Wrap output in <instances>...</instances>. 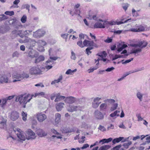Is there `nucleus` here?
I'll return each instance as SVG.
<instances>
[{
  "label": "nucleus",
  "mask_w": 150,
  "mask_h": 150,
  "mask_svg": "<svg viewBox=\"0 0 150 150\" xmlns=\"http://www.w3.org/2000/svg\"><path fill=\"white\" fill-rule=\"evenodd\" d=\"M148 44V43L144 41L139 42L137 44H131L130 45L131 46L134 47L132 48L130 54H136L141 52L142 51V49L145 47Z\"/></svg>",
  "instance_id": "nucleus-1"
},
{
  "label": "nucleus",
  "mask_w": 150,
  "mask_h": 150,
  "mask_svg": "<svg viewBox=\"0 0 150 150\" xmlns=\"http://www.w3.org/2000/svg\"><path fill=\"white\" fill-rule=\"evenodd\" d=\"M33 96V95H30L29 94H21L16 97V101H19L20 104L23 105V108H25L26 104L27 103L29 102Z\"/></svg>",
  "instance_id": "nucleus-2"
},
{
  "label": "nucleus",
  "mask_w": 150,
  "mask_h": 150,
  "mask_svg": "<svg viewBox=\"0 0 150 150\" xmlns=\"http://www.w3.org/2000/svg\"><path fill=\"white\" fill-rule=\"evenodd\" d=\"M100 22H98L96 23L94 25V28H105V27L108 28L109 27V26L110 25H113V22H110L106 21H104L101 19H99L98 20Z\"/></svg>",
  "instance_id": "nucleus-3"
},
{
  "label": "nucleus",
  "mask_w": 150,
  "mask_h": 150,
  "mask_svg": "<svg viewBox=\"0 0 150 150\" xmlns=\"http://www.w3.org/2000/svg\"><path fill=\"white\" fill-rule=\"evenodd\" d=\"M37 136L35 133L30 129H28L26 132L25 137L28 140H33L35 139Z\"/></svg>",
  "instance_id": "nucleus-4"
},
{
  "label": "nucleus",
  "mask_w": 150,
  "mask_h": 150,
  "mask_svg": "<svg viewBox=\"0 0 150 150\" xmlns=\"http://www.w3.org/2000/svg\"><path fill=\"white\" fill-rule=\"evenodd\" d=\"M29 72L32 75H40L42 74V71L38 66L32 67L30 69Z\"/></svg>",
  "instance_id": "nucleus-5"
},
{
  "label": "nucleus",
  "mask_w": 150,
  "mask_h": 150,
  "mask_svg": "<svg viewBox=\"0 0 150 150\" xmlns=\"http://www.w3.org/2000/svg\"><path fill=\"white\" fill-rule=\"evenodd\" d=\"M14 131L16 133L18 138L22 141H25V136L24 135L23 132L19 128L13 129Z\"/></svg>",
  "instance_id": "nucleus-6"
},
{
  "label": "nucleus",
  "mask_w": 150,
  "mask_h": 150,
  "mask_svg": "<svg viewBox=\"0 0 150 150\" xmlns=\"http://www.w3.org/2000/svg\"><path fill=\"white\" fill-rule=\"evenodd\" d=\"M45 34V32L42 30H38L33 33V36L36 38H40L43 36Z\"/></svg>",
  "instance_id": "nucleus-7"
},
{
  "label": "nucleus",
  "mask_w": 150,
  "mask_h": 150,
  "mask_svg": "<svg viewBox=\"0 0 150 150\" xmlns=\"http://www.w3.org/2000/svg\"><path fill=\"white\" fill-rule=\"evenodd\" d=\"M9 117L10 119L14 121L17 120L19 117V113L17 111H13L9 114Z\"/></svg>",
  "instance_id": "nucleus-8"
},
{
  "label": "nucleus",
  "mask_w": 150,
  "mask_h": 150,
  "mask_svg": "<svg viewBox=\"0 0 150 150\" xmlns=\"http://www.w3.org/2000/svg\"><path fill=\"white\" fill-rule=\"evenodd\" d=\"M36 118L38 121L41 122L44 121L47 118L46 115L42 112H39L36 114Z\"/></svg>",
  "instance_id": "nucleus-9"
},
{
  "label": "nucleus",
  "mask_w": 150,
  "mask_h": 150,
  "mask_svg": "<svg viewBox=\"0 0 150 150\" xmlns=\"http://www.w3.org/2000/svg\"><path fill=\"white\" fill-rule=\"evenodd\" d=\"M94 114L95 117L98 120H101L104 118L103 114L98 110L95 111Z\"/></svg>",
  "instance_id": "nucleus-10"
},
{
  "label": "nucleus",
  "mask_w": 150,
  "mask_h": 150,
  "mask_svg": "<svg viewBox=\"0 0 150 150\" xmlns=\"http://www.w3.org/2000/svg\"><path fill=\"white\" fill-rule=\"evenodd\" d=\"M101 99V98L96 97L94 99L93 102L92 103V107L95 108H98L101 103V102L99 103L98 102Z\"/></svg>",
  "instance_id": "nucleus-11"
},
{
  "label": "nucleus",
  "mask_w": 150,
  "mask_h": 150,
  "mask_svg": "<svg viewBox=\"0 0 150 150\" xmlns=\"http://www.w3.org/2000/svg\"><path fill=\"white\" fill-rule=\"evenodd\" d=\"M8 78L5 74H0V83H8Z\"/></svg>",
  "instance_id": "nucleus-12"
},
{
  "label": "nucleus",
  "mask_w": 150,
  "mask_h": 150,
  "mask_svg": "<svg viewBox=\"0 0 150 150\" xmlns=\"http://www.w3.org/2000/svg\"><path fill=\"white\" fill-rule=\"evenodd\" d=\"M36 134L40 137H42L47 135V133L41 129H37L36 131Z\"/></svg>",
  "instance_id": "nucleus-13"
},
{
  "label": "nucleus",
  "mask_w": 150,
  "mask_h": 150,
  "mask_svg": "<svg viewBox=\"0 0 150 150\" xmlns=\"http://www.w3.org/2000/svg\"><path fill=\"white\" fill-rule=\"evenodd\" d=\"M38 55V53L33 50H30L28 54V56L32 58L37 57Z\"/></svg>",
  "instance_id": "nucleus-14"
},
{
  "label": "nucleus",
  "mask_w": 150,
  "mask_h": 150,
  "mask_svg": "<svg viewBox=\"0 0 150 150\" xmlns=\"http://www.w3.org/2000/svg\"><path fill=\"white\" fill-rule=\"evenodd\" d=\"M65 102L69 103L71 104L74 103L76 101V98L72 96L68 97L66 98L64 100Z\"/></svg>",
  "instance_id": "nucleus-15"
},
{
  "label": "nucleus",
  "mask_w": 150,
  "mask_h": 150,
  "mask_svg": "<svg viewBox=\"0 0 150 150\" xmlns=\"http://www.w3.org/2000/svg\"><path fill=\"white\" fill-rule=\"evenodd\" d=\"M83 44L85 46L92 47L94 43L93 41H89L85 40L83 42Z\"/></svg>",
  "instance_id": "nucleus-16"
},
{
  "label": "nucleus",
  "mask_w": 150,
  "mask_h": 150,
  "mask_svg": "<svg viewBox=\"0 0 150 150\" xmlns=\"http://www.w3.org/2000/svg\"><path fill=\"white\" fill-rule=\"evenodd\" d=\"M61 115L59 113H56L55 115V125L58 124L61 121Z\"/></svg>",
  "instance_id": "nucleus-17"
},
{
  "label": "nucleus",
  "mask_w": 150,
  "mask_h": 150,
  "mask_svg": "<svg viewBox=\"0 0 150 150\" xmlns=\"http://www.w3.org/2000/svg\"><path fill=\"white\" fill-rule=\"evenodd\" d=\"M21 77L20 74H13V79H14L13 81V82H16L17 81H21V79L20 78Z\"/></svg>",
  "instance_id": "nucleus-18"
},
{
  "label": "nucleus",
  "mask_w": 150,
  "mask_h": 150,
  "mask_svg": "<svg viewBox=\"0 0 150 150\" xmlns=\"http://www.w3.org/2000/svg\"><path fill=\"white\" fill-rule=\"evenodd\" d=\"M64 104L62 103H57L56 105V108L57 111H60L63 107Z\"/></svg>",
  "instance_id": "nucleus-19"
},
{
  "label": "nucleus",
  "mask_w": 150,
  "mask_h": 150,
  "mask_svg": "<svg viewBox=\"0 0 150 150\" xmlns=\"http://www.w3.org/2000/svg\"><path fill=\"white\" fill-rule=\"evenodd\" d=\"M20 23L16 19H13L12 22V25L16 28H18L20 26Z\"/></svg>",
  "instance_id": "nucleus-20"
},
{
  "label": "nucleus",
  "mask_w": 150,
  "mask_h": 150,
  "mask_svg": "<svg viewBox=\"0 0 150 150\" xmlns=\"http://www.w3.org/2000/svg\"><path fill=\"white\" fill-rule=\"evenodd\" d=\"M37 96L40 97L42 96L45 98H47V95H45L44 92H40L36 93L35 94L34 97H36Z\"/></svg>",
  "instance_id": "nucleus-21"
},
{
  "label": "nucleus",
  "mask_w": 150,
  "mask_h": 150,
  "mask_svg": "<svg viewBox=\"0 0 150 150\" xmlns=\"http://www.w3.org/2000/svg\"><path fill=\"white\" fill-rule=\"evenodd\" d=\"M124 139V137H120L119 138H117L114 139L112 140V143L113 144H115L116 143L119 142L121 141L123 139Z\"/></svg>",
  "instance_id": "nucleus-22"
},
{
  "label": "nucleus",
  "mask_w": 150,
  "mask_h": 150,
  "mask_svg": "<svg viewBox=\"0 0 150 150\" xmlns=\"http://www.w3.org/2000/svg\"><path fill=\"white\" fill-rule=\"evenodd\" d=\"M144 67H142V68H141L139 69H136L133 71H129V72H126L125 74H124L126 76L134 72H137V71H142V70H144Z\"/></svg>",
  "instance_id": "nucleus-23"
},
{
  "label": "nucleus",
  "mask_w": 150,
  "mask_h": 150,
  "mask_svg": "<svg viewBox=\"0 0 150 150\" xmlns=\"http://www.w3.org/2000/svg\"><path fill=\"white\" fill-rule=\"evenodd\" d=\"M45 59V57L42 55L40 56L37 58L36 59L35 61V63H38L40 62L43 61Z\"/></svg>",
  "instance_id": "nucleus-24"
},
{
  "label": "nucleus",
  "mask_w": 150,
  "mask_h": 150,
  "mask_svg": "<svg viewBox=\"0 0 150 150\" xmlns=\"http://www.w3.org/2000/svg\"><path fill=\"white\" fill-rule=\"evenodd\" d=\"M143 95V94L139 91L137 92L136 94L137 98L140 101H142V100Z\"/></svg>",
  "instance_id": "nucleus-25"
},
{
  "label": "nucleus",
  "mask_w": 150,
  "mask_h": 150,
  "mask_svg": "<svg viewBox=\"0 0 150 150\" xmlns=\"http://www.w3.org/2000/svg\"><path fill=\"white\" fill-rule=\"evenodd\" d=\"M127 47V45L124 44H120L119 46V48H118L117 51L118 52H120L121 51L124 49L126 48Z\"/></svg>",
  "instance_id": "nucleus-26"
},
{
  "label": "nucleus",
  "mask_w": 150,
  "mask_h": 150,
  "mask_svg": "<svg viewBox=\"0 0 150 150\" xmlns=\"http://www.w3.org/2000/svg\"><path fill=\"white\" fill-rule=\"evenodd\" d=\"M107 105L105 103H103L100 106V110L102 111H105L107 109Z\"/></svg>",
  "instance_id": "nucleus-27"
},
{
  "label": "nucleus",
  "mask_w": 150,
  "mask_h": 150,
  "mask_svg": "<svg viewBox=\"0 0 150 150\" xmlns=\"http://www.w3.org/2000/svg\"><path fill=\"white\" fill-rule=\"evenodd\" d=\"M125 20V19H122L121 20V21H110V22H113L114 23V24L113 25H114L116 24H117L118 25H119L125 23L124 22V20Z\"/></svg>",
  "instance_id": "nucleus-28"
},
{
  "label": "nucleus",
  "mask_w": 150,
  "mask_h": 150,
  "mask_svg": "<svg viewBox=\"0 0 150 150\" xmlns=\"http://www.w3.org/2000/svg\"><path fill=\"white\" fill-rule=\"evenodd\" d=\"M20 76L21 77L20 78L21 79V80L24 79H27L29 76L28 74L25 72H23L21 74H20Z\"/></svg>",
  "instance_id": "nucleus-29"
},
{
  "label": "nucleus",
  "mask_w": 150,
  "mask_h": 150,
  "mask_svg": "<svg viewBox=\"0 0 150 150\" xmlns=\"http://www.w3.org/2000/svg\"><path fill=\"white\" fill-rule=\"evenodd\" d=\"M97 55L100 56V59L103 58L105 57H106L107 54L105 51H103L102 52L98 53Z\"/></svg>",
  "instance_id": "nucleus-30"
},
{
  "label": "nucleus",
  "mask_w": 150,
  "mask_h": 150,
  "mask_svg": "<svg viewBox=\"0 0 150 150\" xmlns=\"http://www.w3.org/2000/svg\"><path fill=\"white\" fill-rule=\"evenodd\" d=\"M62 75H61L59 76V78H58L57 80H55L54 81H52L51 82V84L53 85L55 84L56 83H57L60 81L61 80H62Z\"/></svg>",
  "instance_id": "nucleus-31"
},
{
  "label": "nucleus",
  "mask_w": 150,
  "mask_h": 150,
  "mask_svg": "<svg viewBox=\"0 0 150 150\" xmlns=\"http://www.w3.org/2000/svg\"><path fill=\"white\" fill-rule=\"evenodd\" d=\"M77 71L76 69H75L74 70H71V69H68L66 72L65 74H73L74 72L76 71Z\"/></svg>",
  "instance_id": "nucleus-32"
},
{
  "label": "nucleus",
  "mask_w": 150,
  "mask_h": 150,
  "mask_svg": "<svg viewBox=\"0 0 150 150\" xmlns=\"http://www.w3.org/2000/svg\"><path fill=\"white\" fill-rule=\"evenodd\" d=\"M99 64V62H98V63H97L95 67L93 68H90L88 70V73H90L91 72H93L94 70H96L98 68V65Z\"/></svg>",
  "instance_id": "nucleus-33"
},
{
  "label": "nucleus",
  "mask_w": 150,
  "mask_h": 150,
  "mask_svg": "<svg viewBox=\"0 0 150 150\" xmlns=\"http://www.w3.org/2000/svg\"><path fill=\"white\" fill-rule=\"evenodd\" d=\"M111 146L109 145H104L100 147L98 150H107L110 148Z\"/></svg>",
  "instance_id": "nucleus-34"
},
{
  "label": "nucleus",
  "mask_w": 150,
  "mask_h": 150,
  "mask_svg": "<svg viewBox=\"0 0 150 150\" xmlns=\"http://www.w3.org/2000/svg\"><path fill=\"white\" fill-rule=\"evenodd\" d=\"M6 121L4 120L0 121V128H4L6 124Z\"/></svg>",
  "instance_id": "nucleus-35"
},
{
  "label": "nucleus",
  "mask_w": 150,
  "mask_h": 150,
  "mask_svg": "<svg viewBox=\"0 0 150 150\" xmlns=\"http://www.w3.org/2000/svg\"><path fill=\"white\" fill-rule=\"evenodd\" d=\"M93 49V47H88L87 48L86 50V54L88 55L90 54L91 53V52L90 50Z\"/></svg>",
  "instance_id": "nucleus-36"
},
{
  "label": "nucleus",
  "mask_w": 150,
  "mask_h": 150,
  "mask_svg": "<svg viewBox=\"0 0 150 150\" xmlns=\"http://www.w3.org/2000/svg\"><path fill=\"white\" fill-rule=\"evenodd\" d=\"M121 144H120L114 147L111 150H119L122 146ZM119 150H124L123 148H121Z\"/></svg>",
  "instance_id": "nucleus-37"
},
{
  "label": "nucleus",
  "mask_w": 150,
  "mask_h": 150,
  "mask_svg": "<svg viewBox=\"0 0 150 150\" xmlns=\"http://www.w3.org/2000/svg\"><path fill=\"white\" fill-rule=\"evenodd\" d=\"M22 30H15L12 31V33L13 34L16 35H18L20 34L21 33H22Z\"/></svg>",
  "instance_id": "nucleus-38"
},
{
  "label": "nucleus",
  "mask_w": 150,
  "mask_h": 150,
  "mask_svg": "<svg viewBox=\"0 0 150 150\" xmlns=\"http://www.w3.org/2000/svg\"><path fill=\"white\" fill-rule=\"evenodd\" d=\"M21 115L22 116V119L23 120L25 121L27 120V114L23 111L21 113Z\"/></svg>",
  "instance_id": "nucleus-39"
},
{
  "label": "nucleus",
  "mask_w": 150,
  "mask_h": 150,
  "mask_svg": "<svg viewBox=\"0 0 150 150\" xmlns=\"http://www.w3.org/2000/svg\"><path fill=\"white\" fill-rule=\"evenodd\" d=\"M132 142L131 141H129L127 143H125L122 146L124 147L126 149H128L129 146L131 144Z\"/></svg>",
  "instance_id": "nucleus-40"
},
{
  "label": "nucleus",
  "mask_w": 150,
  "mask_h": 150,
  "mask_svg": "<svg viewBox=\"0 0 150 150\" xmlns=\"http://www.w3.org/2000/svg\"><path fill=\"white\" fill-rule=\"evenodd\" d=\"M104 102L106 103H109L110 104H112L114 103L115 101L113 99H107L104 100Z\"/></svg>",
  "instance_id": "nucleus-41"
},
{
  "label": "nucleus",
  "mask_w": 150,
  "mask_h": 150,
  "mask_svg": "<svg viewBox=\"0 0 150 150\" xmlns=\"http://www.w3.org/2000/svg\"><path fill=\"white\" fill-rule=\"evenodd\" d=\"M133 59V58H131L130 59H127L124 61V60L123 59L121 61V62L123 64H126L127 63H128Z\"/></svg>",
  "instance_id": "nucleus-42"
},
{
  "label": "nucleus",
  "mask_w": 150,
  "mask_h": 150,
  "mask_svg": "<svg viewBox=\"0 0 150 150\" xmlns=\"http://www.w3.org/2000/svg\"><path fill=\"white\" fill-rule=\"evenodd\" d=\"M30 5L27 4L23 5L22 7V8H26L27 10H28V12H29L30 11Z\"/></svg>",
  "instance_id": "nucleus-43"
},
{
  "label": "nucleus",
  "mask_w": 150,
  "mask_h": 150,
  "mask_svg": "<svg viewBox=\"0 0 150 150\" xmlns=\"http://www.w3.org/2000/svg\"><path fill=\"white\" fill-rule=\"evenodd\" d=\"M73 11H74V14L78 15L79 16L81 17L80 16V11L79 10L77 9H74Z\"/></svg>",
  "instance_id": "nucleus-44"
},
{
  "label": "nucleus",
  "mask_w": 150,
  "mask_h": 150,
  "mask_svg": "<svg viewBox=\"0 0 150 150\" xmlns=\"http://www.w3.org/2000/svg\"><path fill=\"white\" fill-rule=\"evenodd\" d=\"M71 59H73L74 60H75L76 58V56L75 54L73 51L71 52Z\"/></svg>",
  "instance_id": "nucleus-45"
},
{
  "label": "nucleus",
  "mask_w": 150,
  "mask_h": 150,
  "mask_svg": "<svg viewBox=\"0 0 150 150\" xmlns=\"http://www.w3.org/2000/svg\"><path fill=\"white\" fill-rule=\"evenodd\" d=\"M118 106V104L117 103L114 104L112 106V107L110 108V110L111 111H113L115 110L117 108Z\"/></svg>",
  "instance_id": "nucleus-46"
},
{
  "label": "nucleus",
  "mask_w": 150,
  "mask_h": 150,
  "mask_svg": "<svg viewBox=\"0 0 150 150\" xmlns=\"http://www.w3.org/2000/svg\"><path fill=\"white\" fill-rule=\"evenodd\" d=\"M129 6V4L127 3H125L123 4H122V8H123V9L125 11H126L128 7Z\"/></svg>",
  "instance_id": "nucleus-47"
},
{
  "label": "nucleus",
  "mask_w": 150,
  "mask_h": 150,
  "mask_svg": "<svg viewBox=\"0 0 150 150\" xmlns=\"http://www.w3.org/2000/svg\"><path fill=\"white\" fill-rule=\"evenodd\" d=\"M138 32L143 31L145 30L144 28L142 26L140 25L137 28Z\"/></svg>",
  "instance_id": "nucleus-48"
},
{
  "label": "nucleus",
  "mask_w": 150,
  "mask_h": 150,
  "mask_svg": "<svg viewBox=\"0 0 150 150\" xmlns=\"http://www.w3.org/2000/svg\"><path fill=\"white\" fill-rule=\"evenodd\" d=\"M27 19V17L26 15H23L21 19V22L23 23H25Z\"/></svg>",
  "instance_id": "nucleus-49"
},
{
  "label": "nucleus",
  "mask_w": 150,
  "mask_h": 150,
  "mask_svg": "<svg viewBox=\"0 0 150 150\" xmlns=\"http://www.w3.org/2000/svg\"><path fill=\"white\" fill-rule=\"evenodd\" d=\"M5 14L7 15L12 16L14 15V13L13 11H6L5 12Z\"/></svg>",
  "instance_id": "nucleus-50"
},
{
  "label": "nucleus",
  "mask_w": 150,
  "mask_h": 150,
  "mask_svg": "<svg viewBox=\"0 0 150 150\" xmlns=\"http://www.w3.org/2000/svg\"><path fill=\"white\" fill-rule=\"evenodd\" d=\"M132 13L133 16L137 17L139 16L137 12L136 11V10L134 9H132Z\"/></svg>",
  "instance_id": "nucleus-51"
},
{
  "label": "nucleus",
  "mask_w": 150,
  "mask_h": 150,
  "mask_svg": "<svg viewBox=\"0 0 150 150\" xmlns=\"http://www.w3.org/2000/svg\"><path fill=\"white\" fill-rule=\"evenodd\" d=\"M7 18V16L4 15H0V21L5 20Z\"/></svg>",
  "instance_id": "nucleus-52"
},
{
  "label": "nucleus",
  "mask_w": 150,
  "mask_h": 150,
  "mask_svg": "<svg viewBox=\"0 0 150 150\" xmlns=\"http://www.w3.org/2000/svg\"><path fill=\"white\" fill-rule=\"evenodd\" d=\"M74 108L73 109L71 110L70 111H76L77 110H80L81 109L80 107L79 106H74Z\"/></svg>",
  "instance_id": "nucleus-53"
},
{
  "label": "nucleus",
  "mask_w": 150,
  "mask_h": 150,
  "mask_svg": "<svg viewBox=\"0 0 150 150\" xmlns=\"http://www.w3.org/2000/svg\"><path fill=\"white\" fill-rule=\"evenodd\" d=\"M38 42L41 45V46H45L46 44V43L45 41L42 40H39L38 41Z\"/></svg>",
  "instance_id": "nucleus-54"
},
{
  "label": "nucleus",
  "mask_w": 150,
  "mask_h": 150,
  "mask_svg": "<svg viewBox=\"0 0 150 150\" xmlns=\"http://www.w3.org/2000/svg\"><path fill=\"white\" fill-rule=\"evenodd\" d=\"M77 45L81 47H83L85 46H84L83 44L82 43V42L81 40H80L77 42Z\"/></svg>",
  "instance_id": "nucleus-55"
},
{
  "label": "nucleus",
  "mask_w": 150,
  "mask_h": 150,
  "mask_svg": "<svg viewBox=\"0 0 150 150\" xmlns=\"http://www.w3.org/2000/svg\"><path fill=\"white\" fill-rule=\"evenodd\" d=\"M19 54L18 52L16 51L13 52L12 54V57H19Z\"/></svg>",
  "instance_id": "nucleus-56"
},
{
  "label": "nucleus",
  "mask_w": 150,
  "mask_h": 150,
  "mask_svg": "<svg viewBox=\"0 0 150 150\" xmlns=\"http://www.w3.org/2000/svg\"><path fill=\"white\" fill-rule=\"evenodd\" d=\"M112 39L111 38L108 37L107 38L104 40V42L107 43H110L112 41Z\"/></svg>",
  "instance_id": "nucleus-57"
},
{
  "label": "nucleus",
  "mask_w": 150,
  "mask_h": 150,
  "mask_svg": "<svg viewBox=\"0 0 150 150\" xmlns=\"http://www.w3.org/2000/svg\"><path fill=\"white\" fill-rule=\"evenodd\" d=\"M98 129L103 132L106 131V129L105 127L101 125H100L99 127H98Z\"/></svg>",
  "instance_id": "nucleus-58"
},
{
  "label": "nucleus",
  "mask_w": 150,
  "mask_h": 150,
  "mask_svg": "<svg viewBox=\"0 0 150 150\" xmlns=\"http://www.w3.org/2000/svg\"><path fill=\"white\" fill-rule=\"evenodd\" d=\"M32 32V30H25L23 32L24 35H28L30 33H31Z\"/></svg>",
  "instance_id": "nucleus-59"
},
{
  "label": "nucleus",
  "mask_w": 150,
  "mask_h": 150,
  "mask_svg": "<svg viewBox=\"0 0 150 150\" xmlns=\"http://www.w3.org/2000/svg\"><path fill=\"white\" fill-rule=\"evenodd\" d=\"M103 140H105V143H108L111 142L112 140V138L110 137L108 139H104Z\"/></svg>",
  "instance_id": "nucleus-60"
},
{
  "label": "nucleus",
  "mask_w": 150,
  "mask_h": 150,
  "mask_svg": "<svg viewBox=\"0 0 150 150\" xmlns=\"http://www.w3.org/2000/svg\"><path fill=\"white\" fill-rule=\"evenodd\" d=\"M85 138V136H82L81 138L80 139H79V142L80 143H83L85 140L84 139Z\"/></svg>",
  "instance_id": "nucleus-61"
},
{
  "label": "nucleus",
  "mask_w": 150,
  "mask_h": 150,
  "mask_svg": "<svg viewBox=\"0 0 150 150\" xmlns=\"http://www.w3.org/2000/svg\"><path fill=\"white\" fill-rule=\"evenodd\" d=\"M23 40L24 43H27L29 42L31 40V39L28 37L25 36V39Z\"/></svg>",
  "instance_id": "nucleus-62"
},
{
  "label": "nucleus",
  "mask_w": 150,
  "mask_h": 150,
  "mask_svg": "<svg viewBox=\"0 0 150 150\" xmlns=\"http://www.w3.org/2000/svg\"><path fill=\"white\" fill-rule=\"evenodd\" d=\"M59 94H60L59 93L57 94V96L58 97L59 99L60 100H61L62 99H64L65 98V96H60Z\"/></svg>",
  "instance_id": "nucleus-63"
},
{
  "label": "nucleus",
  "mask_w": 150,
  "mask_h": 150,
  "mask_svg": "<svg viewBox=\"0 0 150 150\" xmlns=\"http://www.w3.org/2000/svg\"><path fill=\"white\" fill-rule=\"evenodd\" d=\"M65 129V130H64L63 131L64 132V133H69L71 132H72V131L69 128H67V129Z\"/></svg>",
  "instance_id": "nucleus-64"
}]
</instances>
